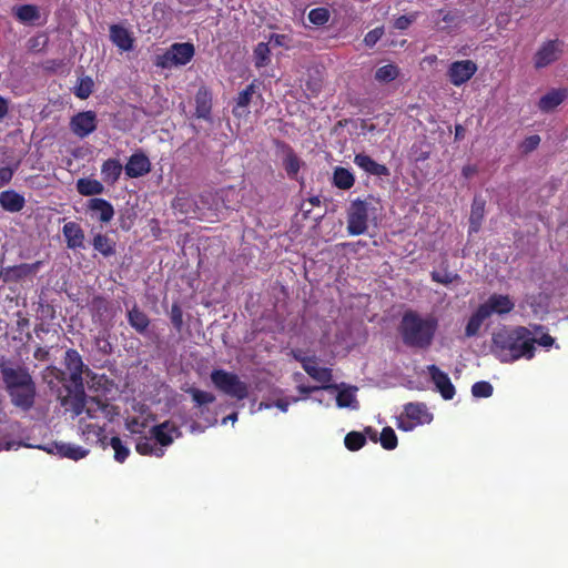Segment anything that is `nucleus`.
<instances>
[{"label": "nucleus", "instance_id": "1", "mask_svg": "<svg viewBox=\"0 0 568 568\" xmlns=\"http://www.w3.org/2000/svg\"><path fill=\"white\" fill-rule=\"evenodd\" d=\"M73 412L79 419V430L81 437L87 443L99 444L105 448L108 437L105 435V423L112 422L119 415L115 406L101 400L97 397H83L77 403Z\"/></svg>", "mask_w": 568, "mask_h": 568}, {"label": "nucleus", "instance_id": "2", "mask_svg": "<svg viewBox=\"0 0 568 568\" xmlns=\"http://www.w3.org/2000/svg\"><path fill=\"white\" fill-rule=\"evenodd\" d=\"M534 333L525 326L504 328L493 335L491 353L501 363H514L535 356Z\"/></svg>", "mask_w": 568, "mask_h": 568}, {"label": "nucleus", "instance_id": "3", "mask_svg": "<svg viewBox=\"0 0 568 568\" xmlns=\"http://www.w3.org/2000/svg\"><path fill=\"white\" fill-rule=\"evenodd\" d=\"M438 329V320L432 314L406 312L399 325V332L405 345L427 348L432 345Z\"/></svg>", "mask_w": 568, "mask_h": 568}, {"label": "nucleus", "instance_id": "4", "mask_svg": "<svg viewBox=\"0 0 568 568\" xmlns=\"http://www.w3.org/2000/svg\"><path fill=\"white\" fill-rule=\"evenodd\" d=\"M179 428L170 422H164L151 429V436L140 437L135 449L141 455L162 457L165 447L170 446L174 438L180 437Z\"/></svg>", "mask_w": 568, "mask_h": 568}, {"label": "nucleus", "instance_id": "5", "mask_svg": "<svg viewBox=\"0 0 568 568\" xmlns=\"http://www.w3.org/2000/svg\"><path fill=\"white\" fill-rule=\"evenodd\" d=\"M195 54V48L190 42H176L162 54L156 55L155 65L162 69L187 64Z\"/></svg>", "mask_w": 568, "mask_h": 568}, {"label": "nucleus", "instance_id": "6", "mask_svg": "<svg viewBox=\"0 0 568 568\" xmlns=\"http://www.w3.org/2000/svg\"><path fill=\"white\" fill-rule=\"evenodd\" d=\"M211 379L214 386L224 394L236 399H244L248 395V386L240 377L224 369H214L211 373Z\"/></svg>", "mask_w": 568, "mask_h": 568}, {"label": "nucleus", "instance_id": "7", "mask_svg": "<svg viewBox=\"0 0 568 568\" xmlns=\"http://www.w3.org/2000/svg\"><path fill=\"white\" fill-rule=\"evenodd\" d=\"M369 204L359 199L354 200L347 211V232L349 235H361L368 227Z\"/></svg>", "mask_w": 568, "mask_h": 568}, {"label": "nucleus", "instance_id": "8", "mask_svg": "<svg viewBox=\"0 0 568 568\" xmlns=\"http://www.w3.org/2000/svg\"><path fill=\"white\" fill-rule=\"evenodd\" d=\"M0 373L6 390L18 386H26L27 383L33 381L27 367L10 361H2L0 363Z\"/></svg>", "mask_w": 568, "mask_h": 568}, {"label": "nucleus", "instance_id": "9", "mask_svg": "<svg viewBox=\"0 0 568 568\" xmlns=\"http://www.w3.org/2000/svg\"><path fill=\"white\" fill-rule=\"evenodd\" d=\"M69 126L75 136L84 139L98 128L97 113L91 110L78 112L70 119Z\"/></svg>", "mask_w": 568, "mask_h": 568}, {"label": "nucleus", "instance_id": "10", "mask_svg": "<svg viewBox=\"0 0 568 568\" xmlns=\"http://www.w3.org/2000/svg\"><path fill=\"white\" fill-rule=\"evenodd\" d=\"M564 52V44L559 40L544 42L534 55L536 69L545 68L557 61Z\"/></svg>", "mask_w": 568, "mask_h": 568}, {"label": "nucleus", "instance_id": "11", "mask_svg": "<svg viewBox=\"0 0 568 568\" xmlns=\"http://www.w3.org/2000/svg\"><path fill=\"white\" fill-rule=\"evenodd\" d=\"M11 403L21 408L22 410H29L34 405L37 388L34 381L29 382L26 386H18L7 390Z\"/></svg>", "mask_w": 568, "mask_h": 568}, {"label": "nucleus", "instance_id": "12", "mask_svg": "<svg viewBox=\"0 0 568 568\" xmlns=\"http://www.w3.org/2000/svg\"><path fill=\"white\" fill-rule=\"evenodd\" d=\"M479 307L487 312V316H504L510 313L515 307V302L504 294H491Z\"/></svg>", "mask_w": 568, "mask_h": 568}, {"label": "nucleus", "instance_id": "13", "mask_svg": "<svg viewBox=\"0 0 568 568\" xmlns=\"http://www.w3.org/2000/svg\"><path fill=\"white\" fill-rule=\"evenodd\" d=\"M477 71V65L471 60L455 61L448 69L449 81L459 87L466 83Z\"/></svg>", "mask_w": 568, "mask_h": 568}, {"label": "nucleus", "instance_id": "14", "mask_svg": "<svg viewBox=\"0 0 568 568\" xmlns=\"http://www.w3.org/2000/svg\"><path fill=\"white\" fill-rule=\"evenodd\" d=\"M426 371L429 374L436 390L440 393L442 397L446 400L452 399L456 392L449 376L445 372L440 371L436 365H428Z\"/></svg>", "mask_w": 568, "mask_h": 568}, {"label": "nucleus", "instance_id": "15", "mask_svg": "<svg viewBox=\"0 0 568 568\" xmlns=\"http://www.w3.org/2000/svg\"><path fill=\"white\" fill-rule=\"evenodd\" d=\"M50 454L72 460H80L88 456L89 449L71 443H55L49 447H41Z\"/></svg>", "mask_w": 568, "mask_h": 568}, {"label": "nucleus", "instance_id": "16", "mask_svg": "<svg viewBox=\"0 0 568 568\" xmlns=\"http://www.w3.org/2000/svg\"><path fill=\"white\" fill-rule=\"evenodd\" d=\"M64 363L70 373V379L75 387L83 385V368L84 364L80 354L75 349H68L65 352Z\"/></svg>", "mask_w": 568, "mask_h": 568}, {"label": "nucleus", "instance_id": "17", "mask_svg": "<svg viewBox=\"0 0 568 568\" xmlns=\"http://www.w3.org/2000/svg\"><path fill=\"white\" fill-rule=\"evenodd\" d=\"M124 171L131 179L140 178L151 171V162L144 153H134L129 158Z\"/></svg>", "mask_w": 568, "mask_h": 568}, {"label": "nucleus", "instance_id": "18", "mask_svg": "<svg viewBox=\"0 0 568 568\" xmlns=\"http://www.w3.org/2000/svg\"><path fill=\"white\" fill-rule=\"evenodd\" d=\"M88 209L102 223H109L114 216L112 204L101 197L90 199L88 201Z\"/></svg>", "mask_w": 568, "mask_h": 568}, {"label": "nucleus", "instance_id": "19", "mask_svg": "<svg viewBox=\"0 0 568 568\" xmlns=\"http://www.w3.org/2000/svg\"><path fill=\"white\" fill-rule=\"evenodd\" d=\"M298 390L302 394L315 393L316 395L313 397V400L318 403L320 405L331 406L334 400L335 390L337 389V385H323L321 387H306L300 385Z\"/></svg>", "mask_w": 568, "mask_h": 568}, {"label": "nucleus", "instance_id": "20", "mask_svg": "<svg viewBox=\"0 0 568 568\" xmlns=\"http://www.w3.org/2000/svg\"><path fill=\"white\" fill-rule=\"evenodd\" d=\"M62 232L69 248L75 250L84 247V232L78 223H65Z\"/></svg>", "mask_w": 568, "mask_h": 568}, {"label": "nucleus", "instance_id": "21", "mask_svg": "<svg viewBox=\"0 0 568 568\" xmlns=\"http://www.w3.org/2000/svg\"><path fill=\"white\" fill-rule=\"evenodd\" d=\"M406 417L417 425L429 424L433 420V414L428 412L423 403H408L404 407Z\"/></svg>", "mask_w": 568, "mask_h": 568}, {"label": "nucleus", "instance_id": "22", "mask_svg": "<svg viewBox=\"0 0 568 568\" xmlns=\"http://www.w3.org/2000/svg\"><path fill=\"white\" fill-rule=\"evenodd\" d=\"M110 39L114 45L121 51H130L133 49V37L131 32L119 24L110 27Z\"/></svg>", "mask_w": 568, "mask_h": 568}, {"label": "nucleus", "instance_id": "23", "mask_svg": "<svg viewBox=\"0 0 568 568\" xmlns=\"http://www.w3.org/2000/svg\"><path fill=\"white\" fill-rule=\"evenodd\" d=\"M354 163L368 174L376 176H386L389 170L384 165L374 161L371 156L359 153L354 158Z\"/></svg>", "mask_w": 568, "mask_h": 568}, {"label": "nucleus", "instance_id": "24", "mask_svg": "<svg viewBox=\"0 0 568 568\" xmlns=\"http://www.w3.org/2000/svg\"><path fill=\"white\" fill-rule=\"evenodd\" d=\"M212 95L206 88H201L195 94V115L206 121L211 120Z\"/></svg>", "mask_w": 568, "mask_h": 568}, {"label": "nucleus", "instance_id": "25", "mask_svg": "<svg viewBox=\"0 0 568 568\" xmlns=\"http://www.w3.org/2000/svg\"><path fill=\"white\" fill-rule=\"evenodd\" d=\"M356 387L343 386L341 389L337 386L335 390L334 400L336 402L337 407L339 408H349L353 410L358 409V400L356 398Z\"/></svg>", "mask_w": 568, "mask_h": 568}, {"label": "nucleus", "instance_id": "26", "mask_svg": "<svg viewBox=\"0 0 568 568\" xmlns=\"http://www.w3.org/2000/svg\"><path fill=\"white\" fill-rule=\"evenodd\" d=\"M301 363L305 372L315 381L326 384L332 379L331 369L326 367H320L315 359L310 357L301 358Z\"/></svg>", "mask_w": 568, "mask_h": 568}, {"label": "nucleus", "instance_id": "27", "mask_svg": "<svg viewBox=\"0 0 568 568\" xmlns=\"http://www.w3.org/2000/svg\"><path fill=\"white\" fill-rule=\"evenodd\" d=\"M566 98V90L554 89L540 98L538 106L542 112H550L556 109Z\"/></svg>", "mask_w": 568, "mask_h": 568}, {"label": "nucleus", "instance_id": "28", "mask_svg": "<svg viewBox=\"0 0 568 568\" xmlns=\"http://www.w3.org/2000/svg\"><path fill=\"white\" fill-rule=\"evenodd\" d=\"M255 85L252 83L241 91L236 98V103L233 108V114L236 118H244L248 114L247 106L254 94Z\"/></svg>", "mask_w": 568, "mask_h": 568}, {"label": "nucleus", "instance_id": "29", "mask_svg": "<svg viewBox=\"0 0 568 568\" xmlns=\"http://www.w3.org/2000/svg\"><path fill=\"white\" fill-rule=\"evenodd\" d=\"M24 197L14 191L0 193V205L8 212H19L24 206Z\"/></svg>", "mask_w": 568, "mask_h": 568}, {"label": "nucleus", "instance_id": "30", "mask_svg": "<svg viewBox=\"0 0 568 568\" xmlns=\"http://www.w3.org/2000/svg\"><path fill=\"white\" fill-rule=\"evenodd\" d=\"M122 171L123 166L120 161L109 159L102 164L101 175L105 183L112 185L119 180Z\"/></svg>", "mask_w": 568, "mask_h": 568}, {"label": "nucleus", "instance_id": "31", "mask_svg": "<svg viewBox=\"0 0 568 568\" xmlns=\"http://www.w3.org/2000/svg\"><path fill=\"white\" fill-rule=\"evenodd\" d=\"M489 318L487 316V312L481 310L479 306L475 313L469 317L466 327H465V336L474 337L478 335L483 323Z\"/></svg>", "mask_w": 568, "mask_h": 568}, {"label": "nucleus", "instance_id": "32", "mask_svg": "<svg viewBox=\"0 0 568 568\" xmlns=\"http://www.w3.org/2000/svg\"><path fill=\"white\" fill-rule=\"evenodd\" d=\"M355 183L354 174L342 166H336L333 172V184L341 190H349Z\"/></svg>", "mask_w": 568, "mask_h": 568}, {"label": "nucleus", "instance_id": "33", "mask_svg": "<svg viewBox=\"0 0 568 568\" xmlns=\"http://www.w3.org/2000/svg\"><path fill=\"white\" fill-rule=\"evenodd\" d=\"M77 191L84 196L100 195L104 191L103 184L93 179H79L77 181Z\"/></svg>", "mask_w": 568, "mask_h": 568}, {"label": "nucleus", "instance_id": "34", "mask_svg": "<svg viewBox=\"0 0 568 568\" xmlns=\"http://www.w3.org/2000/svg\"><path fill=\"white\" fill-rule=\"evenodd\" d=\"M13 13L22 23H32L40 18L38 7L33 4H23L13 8Z\"/></svg>", "mask_w": 568, "mask_h": 568}, {"label": "nucleus", "instance_id": "35", "mask_svg": "<svg viewBox=\"0 0 568 568\" xmlns=\"http://www.w3.org/2000/svg\"><path fill=\"white\" fill-rule=\"evenodd\" d=\"M484 211H485V201L475 197L473 205H471V212L469 217V231L470 232H477L480 227L481 220L484 217Z\"/></svg>", "mask_w": 568, "mask_h": 568}, {"label": "nucleus", "instance_id": "36", "mask_svg": "<svg viewBox=\"0 0 568 568\" xmlns=\"http://www.w3.org/2000/svg\"><path fill=\"white\" fill-rule=\"evenodd\" d=\"M399 68L394 63L382 65L375 71V80L379 83H388L398 78Z\"/></svg>", "mask_w": 568, "mask_h": 568}, {"label": "nucleus", "instance_id": "37", "mask_svg": "<svg viewBox=\"0 0 568 568\" xmlns=\"http://www.w3.org/2000/svg\"><path fill=\"white\" fill-rule=\"evenodd\" d=\"M92 245L95 251L104 256H111L115 253V244L106 235L97 234L93 237Z\"/></svg>", "mask_w": 568, "mask_h": 568}, {"label": "nucleus", "instance_id": "38", "mask_svg": "<svg viewBox=\"0 0 568 568\" xmlns=\"http://www.w3.org/2000/svg\"><path fill=\"white\" fill-rule=\"evenodd\" d=\"M253 58L256 68L266 67L271 62V50L268 44L265 42L257 43L253 52Z\"/></svg>", "mask_w": 568, "mask_h": 568}, {"label": "nucleus", "instance_id": "39", "mask_svg": "<svg viewBox=\"0 0 568 568\" xmlns=\"http://www.w3.org/2000/svg\"><path fill=\"white\" fill-rule=\"evenodd\" d=\"M128 317L130 325L134 327L138 332H144L149 326L148 316L138 308L131 310L128 314Z\"/></svg>", "mask_w": 568, "mask_h": 568}, {"label": "nucleus", "instance_id": "40", "mask_svg": "<svg viewBox=\"0 0 568 568\" xmlns=\"http://www.w3.org/2000/svg\"><path fill=\"white\" fill-rule=\"evenodd\" d=\"M284 169L288 176L294 178L301 168L300 159L296 156V154L288 149L285 153L284 160H283Z\"/></svg>", "mask_w": 568, "mask_h": 568}, {"label": "nucleus", "instance_id": "41", "mask_svg": "<svg viewBox=\"0 0 568 568\" xmlns=\"http://www.w3.org/2000/svg\"><path fill=\"white\" fill-rule=\"evenodd\" d=\"M114 449V459L118 463H123L130 455V449L122 443V440L114 436L108 443Z\"/></svg>", "mask_w": 568, "mask_h": 568}, {"label": "nucleus", "instance_id": "42", "mask_svg": "<svg viewBox=\"0 0 568 568\" xmlns=\"http://www.w3.org/2000/svg\"><path fill=\"white\" fill-rule=\"evenodd\" d=\"M432 18L438 29L445 30L449 27V23L455 21L456 17L452 12L437 10L432 14Z\"/></svg>", "mask_w": 568, "mask_h": 568}, {"label": "nucleus", "instance_id": "43", "mask_svg": "<svg viewBox=\"0 0 568 568\" xmlns=\"http://www.w3.org/2000/svg\"><path fill=\"white\" fill-rule=\"evenodd\" d=\"M378 440L383 448L387 450L395 449L397 446V436L392 427H384Z\"/></svg>", "mask_w": 568, "mask_h": 568}, {"label": "nucleus", "instance_id": "44", "mask_svg": "<svg viewBox=\"0 0 568 568\" xmlns=\"http://www.w3.org/2000/svg\"><path fill=\"white\" fill-rule=\"evenodd\" d=\"M344 443L347 449L355 452L365 445L366 438L358 432H351L345 436Z\"/></svg>", "mask_w": 568, "mask_h": 568}, {"label": "nucleus", "instance_id": "45", "mask_svg": "<svg viewBox=\"0 0 568 568\" xmlns=\"http://www.w3.org/2000/svg\"><path fill=\"white\" fill-rule=\"evenodd\" d=\"M126 429L132 434H140L149 427L150 420L148 417L141 416V417H129L126 419Z\"/></svg>", "mask_w": 568, "mask_h": 568}, {"label": "nucleus", "instance_id": "46", "mask_svg": "<svg viewBox=\"0 0 568 568\" xmlns=\"http://www.w3.org/2000/svg\"><path fill=\"white\" fill-rule=\"evenodd\" d=\"M534 345L538 344L541 347L549 348L555 344V338L549 334L542 332L541 326H534Z\"/></svg>", "mask_w": 568, "mask_h": 568}, {"label": "nucleus", "instance_id": "47", "mask_svg": "<svg viewBox=\"0 0 568 568\" xmlns=\"http://www.w3.org/2000/svg\"><path fill=\"white\" fill-rule=\"evenodd\" d=\"M187 393L191 394L193 400L196 405L202 406L204 404H210L215 400V396L210 392L200 390L197 388H189Z\"/></svg>", "mask_w": 568, "mask_h": 568}, {"label": "nucleus", "instance_id": "48", "mask_svg": "<svg viewBox=\"0 0 568 568\" xmlns=\"http://www.w3.org/2000/svg\"><path fill=\"white\" fill-rule=\"evenodd\" d=\"M93 81L91 78L87 77L80 79L79 83L75 87L74 94L80 99H87L92 93Z\"/></svg>", "mask_w": 568, "mask_h": 568}, {"label": "nucleus", "instance_id": "49", "mask_svg": "<svg viewBox=\"0 0 568 568\" xmlns=\"http://www.w3.org/2000/svg\"><path fill=\"white\" fill-rule=\"evenodd\" d=\"M471 394L477 398H487L493 394V386L488 382H476L471 386Z\"/></svg>", "mask_w": 568, "mask_h": 568}, {"label": "nucleus", "instance_id": "50", "mask_svg": "<svg viewBox=\"0 0 568 568\" xmlns=\"http://www.w3.org/2000/svg\"><path fill=\"white\" fill-rule=\"evenodd\" d=\"M329 12L325 8H316L310 11L308 13V20L316 24V26H323L328 21Z\"/></svg>", "mask_w": 568, "mask_h": 568}, {"label": "nucleus", "instance_id": "51", "mask_svg": "<svg viewBox=\"0 0 568 568\" xmlns=\"http://www.w3.org/2000/svg\"><path fill=\"white\" fill-rule=\"evenodd\" d=\"M433 281L448 285L458 278V275L447 271H435L432 273Z\"/></svg>", "mask_w": 568, "mask_h": 568}, {"label": "nucleus", "instance_id": "52", "mask_svg": "<svg viewBox=\"0 0 568 568\" xmlns=\"http://www.w3.org/2000/svg\"><path fill=\"white\" fill-rule=\"evenodd\" d=\"M48 42V38L45 34H38L29 39L28 49L30 51L39 52L41 51Z\"/></svg>", "mask_w": 568, "mask_h": 568}, {"label": "nucleus", "instance_id": "53", "mask_svg": "<svg viewBox=\"0 0 568 568\" xmlns=\"http://www.w3.org/2000/svg\"><path fill=\"white\" fill-rule=\"evenodd\" d=\"M171 321L175 328L180 329L183 324V313L178 304H173L171 308Z\"/></svg>", "mask_w": 568, "mask_h": 568}, {"label": "nucleus", "instance_id": "54", "mask_svg": "<svg viewBox=\"0 0 568 568\" xmlns=\"http://www.w3.org/2000/svg\"><path fill=\"white\" fill-rule=\"evenodd\" d=\"M384 30L382 28H375L365 36L364 42L366 45L373 47L377 43V41L382 38Z\"/></svg>", "mask_w": 568, "mask_h": 568}, {"label": "nucleus", "instance_id": "55", "mask_svg": "<svg viewBox=\"0 0 568 568\" xmlns=\"http://www.w3.org/2000/svg\"><path fill=\"white\" fill-rule=\"evenodd\" d=\"M415 21V16H400L394 21V27L398 30L407 29Z\"/></svg>", "mask_w": 568, "mask_h": 568}, {"label": "nucleus", "instance_id": "56", "mask_svg": "<svg viewBox=\"0 0 568 568\" xmlns=\"http://www.w3.org/2000/svg\"><path fill=\"white\" fill-rule=\"evenodd\" d=\"M540 143V138L538 135H530L528 136L524 143L523 149L525 152H530L535 150Z\"/></svg>", "mask_w": 568, "mask_h": 568}, {"label": "nucleus", "instance_id": "57", "mask_svg": "<svg viewBox=\"0 0 568 568\" xmlns=\"http://www.w3.org/2000/svg\"><path fill=\"white\" fill-rule=\"evenodd\" d=\"M13 173L14 171L11 168L6 166L0 169V187H3L11 181Z\"/></svg>", "mask_w": 568, "mask_h": 568}, {"label": "nucleus", "instance_id": "58", "mask_svg": "<svg viewBox=\"0 0 568 568\" xmlns=\"http://www.w3.org/2000/svg\"><path fill=\"white\" fill-rule=\"evenodd\" d=\"M298 400H300V398H297V397H292L291 399H287V398L278 399L274 403V406L277 407L278 409H281L283 413H286L290 404L296 403Z\"/></svg>", "mask_w": 568, "mask_h": 568}, {"label": "nucleus", "instance_id": "59", "mask_svg": "<svg viewBox=\"0 0 568 568\" xmlns=\"http://www.w3.org/2000/svg\"><path fill=\"white\" fill-rule=\"evenodd\" d=\"M397 426L405 432H410L417 426V424L407 418V420L400 419Z\"/></svg>", "mask_w": 568, "mask_h": 568}, {"label": "nucleus", "instance_id": "60", "mask_svg": "<svg viewBox=\"0 0 568 568\" xmlns=\"http://www.w3.org/2000/svg\"><path fill=\"white\" fill-rule=\"evenodd\" d=\"M284 40H285V36H283V34H272L270 37V42L275 45H278V47L284 44Z\"/></svg>", "mask_w": 568, "mask_h": 568}, {"label": "nucleus", "instance_id": "61", "mask_svg": "<svg viewBox=\"0 0 568 568\" xmlns=\"http://www.w3.org/2000/svg\"><path fill=\"white\" fill-rule=\"evenodd\" d=\"M18 447H20V444L16 442L0 443V450H11L17 449Z\"/></svg>", "mask_w": 568, "mask_h": 568}, {"label": "nucleus", "instance_id": "62", "mask_svg": "<svg viewBox=\"0 0 568 568\" xmlns=\"http://www.w3.org/2000/svg\"><path fill=\"white\" fill-rule=\"evenodd\" d=\"M39 264L40 263L38 262L36 264H32V265H27V264L21 265V266H19V271H21V273L26 274L28 272L36 271L38 268Z\"/></svg>", "mask_w": 568, "mask_h": 568}, {"label": "nucleus", "instance_id": "63", "mask_svg": "<svg viewBox=\"0 0 568 568\" xmlns=\"http://www.w3.org/2000/svg\"><path fill=\"white\" fill-rule=\"evenodd\" d=\"M8 112V103L7 100L0 97V120L7 114Z\"/></svg>", "mask_w": 568, "mask_h": 568}, {"label": "nucleus", "instance_id": "64", "mask_svg": "<svg viewBox=\"0 0 568 568\" xmlns=\"http://www.w3.org/2000/svg\"><path fill=\"white\" fill-rule=\"evenodd\" d=\"M235 423L237 420V413H233L222 419V424L225 425L227 422Z\"/></svg>", "mask_w": 568, "mask_h": 568}]
</instances>
